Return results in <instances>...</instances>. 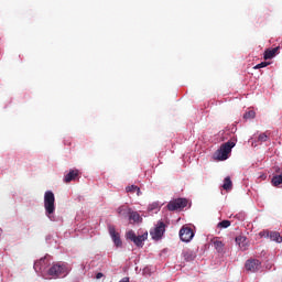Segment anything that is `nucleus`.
<instances>
[{
	"instance_id": "nucleus-21",
	"label": "nucleus",
	"mask_w": 282,
	"mask_h": 282,
	"mask_svg": "<svg viewBox=\"0 0 282 282\" xmlns=\"http://www.w3.org/2000/svg\"><path fill=\"white\" fill-rule=\"evenodd\" d=\"M257 116V112H254V110H249L243 115V119L245 120H252L254 119Z\"/></svg>"
},
{
	"instance_id": "nucleus-24",
	"label": "nucleus",
	"mask_w": 282,
	"mask_h": 282,
	"mask_svg": "<svg viewBox=\"0 0 282 282\" xmlns=\"http://www.w3.org/2000/svg\"><path fill=\"white\" fill-rule=\"evenodd\" d=\"M268 140H270V137H268V134L265 132L261 133L258 137V142H268Z\"/></svg>"
},
{
	"instance_id": "nucleus-19",
	"label": "nucleus",
	"mask_w": 282,
	"mask_h": 282,
	"mask_svg": "<svg viewBox=\"0 0 282 282\" xmlns=\"http://www.w3.org/2000/svg\"><path fill=\"white\" fill-rule=\"evenodd\" d=\"M129 219L131 221H140L141 217H140V214H138V212L130 210Z\"/></svg>"
},
{
	"instance_id": "nucleus-26",
	"label": "nucleus",
	"mask_w": 282,
	"mask_h": 282,
	"mask_svg": "<svg viewBox=\"0 0 282 282\" xmlns=\"http://www.w3.org/2000/svg\"><path fill=\"white\" fill-rule=\"evenodd\" d=\"M260 237H265V238H270V231H268V230H264V231H260Z\"/></svg>"
},
{
	"instance_id": "nucleus-5",
	"label": "nucleus",
	"mask_w": 282,
	"mask_h": 282,
	"mask_svg": "<svg viewBox=\"0 0 282 282\" xmlns=\"http://www.w3.org/2000/svg\"><path fill=\"white\" fill-rule=\"evenodd\" d=\"M194 237H195V232L191 227L181 228L180 230L181 241H185L186 243H188V241H192Z\"/></svg>"
},
{
	"instance_id": "nucleus-9",
	"label": "nucleus",
	"mask_w": 282,
	"mask_h": 282,
	"mask_svg": "<svg viewBox=\"0 0 282 282\" xmlns=\"http://www.w3.org/2000/svg\"><path fill=\"white\" fill-rule=\"evenodd\" d=\"M47 265H50V260H47V257H44L34 263V270L35 272H45L47 270Z\"/></svg>"
},
{
	"instance_id": "nucleus-15",
	"label": "nucleus",
	"mask_w": 282,
	"mask_h": 282,
	"mask_svg": "<svg viewBox=\"0 0 282 282\" xmlns=\"http://www.w3.org/2000/svg\"><path fill=\"white\" fill-rule=\"evenodd\" d=\"M118 215H120L121 217H129L130 213H131V208H129L128 206H120L117 209Z\"/></svg>"
},
{
	"instance_id": "nucleus-8",
	"label": "nucleus",
	"mask_w": 282,
	"mask_h": 282,
	"mask_svg": "<svg viewBox=\"0 0 282 282\" xmlns=\"http://www.w3.org/2000/svg\"><path fill=\"white\" fill-rule=\"evenodd\" d=\"M108 230L113 243L117 248H120V246H122V240L120 239V234L116 231V227L113 225H109Z\"/></svg>"
},
{
	"instance_id": "nucleus-1",
	"label": "nucleus",
	"mask_w": 282,
	"mask_h": 282,
	"mask_svg": "<svg viewBox=\"0 0 282 282\" xmlns=\"http://www.w3.org/2000/svg\"><path fill=\"white\" fill-rule=\"evenodd\" d=\"M56 197L54 196V192L47 191L44 194V209L45 215L48 217L51 221H54V213H56Z\"/></svg>"
},
{
	"instance_id": "nucleus-14",
	"label": "nucleus",
	"mask_w": 282,
	"mask_h": 282,
	"mask_svg": "<svg viewBox=\"0 0 282 282\" xmlns=\"http://www.w3.org/2000/svg\"><path fill=\"white\" fill-rule=\"evenodd\" d=\"M276 52H279V47L265 50L263 56L264 61H270V58H274V56H276Z\"/></svg>"
},
{
	"instance_id": "nucleus-3",
	"label": "nucleus",
	"mask_w": 282,
	"mask_h": 282,
	"mask_svg": "<svg viewBox=\"0 0 282 282\" xmlns=\"http://www.w3.org/2000/svg\"><path fill=\"white\" fill-rule=\"evenodd\" d=\"M127 239H130V241H133L138 246V248H142L144 246V241H147V237H149V234H143L141 236H137L134 230H130L126 234Z\"/></svg>"
},
{
	"instance_id": "nucleus-18",
	"label": "nucleus",
	"mask_w": 282,
	"mask_h": 282,
	"mask_svg": "<svg viewBox=\"0 0 282 282\" xmlns=\"http://www.w3.org/2000/svg\"><path fill=\"white\" fill-rule=\"evenodd\" d=\"M126 191H127V193H137L138 197H140L142 195L140 187H138L135 185L127 186Z\"/></svg>"
},
{
	"instance_id": "nucleus-2",
	"label": "nucleus",
	"mask_w": 282,
	"mask_h": 282,
	"mask_svg": "<svg viewBox=\"0 0 282 282\" xmlns=\"http://www.w3.org/2000/svg\"><path fill=\"white\" fill-rule=\"evenodd\" d=\"M235 142L234 141H228L226 143H224L219 150H217L216 152V158L220 161H224L228 158V154L231 153L234 147H235Z\"/></svg>"
},
{
	"instance_id": "nucleus-10",
	"label": "nucleus",
	"mask_w": 282,
	"mask_h": 282,
	"mask_svg": "<svg viewBox=\"0 0 282 282\" xmlns=\"http://www.w3.org/2000/svg\"><path fill=\"white\" fill-rule=\"evenodd\" d=\"M65 272V267L61 264H53V267L48 270V275L53 276V279H58Z\"/></svg>"
},
{
	"instance_id": "nucleus-20",
	"label": "nucleus",
	"mask_w": 282,
	"mask_h": 282,
	"mask_svg": "<svg viewBox=\"0 0 282 282\" xmlns=\"http://www.w3.org/2000/svg\"><path fill=\"white\" fill-rule=\"evenodd\" d=\"M214 248L217 250V252H224V242L214 240Z\"/></svg>"
},
{
	"instance_id": "nucleus-28",
	"label": "nucleus",
	"mask_w": 282,
	"mask_h": 282,
	"mask_svg": "<svg viewBox=\"0 0 282 282\" xmlns=\"http://www.w3.org/2000/svg\"><path fill=\"white\" fill-rule=\"evenodd\" d=\"M155 206H156V205H155V204H153V205H152V207H151L150 209H151V210H153V208H155Z\"/></svg>"
},
{
	"instance_id": "nucleus-31",
	"label": "nucleus",
	"mask_w": 282,
	"mask_h": 282,
	"mask_svg": "<svg viewBox=\"0 0 282 282\" xmlns=\"http://www.w3.org/2000/svg\"><path fill=\"white\" fill-rule=\"evenodd\" d=\"M0 235H1V229H0Z\"/></svg>"
},
{
	"instance_id": "nucleus-4",
	"label": "nucleus",
	"mask_w": 282,
	"mask_h": 282,
	"mask_svg": "<svg viewBox=\"0 0 282 282\" xmlns=\"http://www.w3.org/2000/svg\"><path fill=\"white\" fill-rule=\"evenodd\" d=\"M188 206V200L186 198H176L171 200L167 204V210L174 212V210H182V208H186Z\"/></svg>"
},
{
	"instance_id": "nucleus-30",
	"label": "nucleus",
	"mask_w": 282,
	"mask_h": 282,
	"mask_svg": "<svg viewBox=\"0 0 282 282\" xmlns=\"http://www.w3.org/2000/svg\"><path fill=\"white\" fill-rule=\"evenodd\" d=\"M270 268H272V265H269V270H270Z\"/></svg>"
},
{
	"instance_id": "nucleus-29",
	"label": "nucleus",
	"mask_w": 282,
	"mask_h": 282,
	"mask_svg": "<svg viewBox=\"0 0 282 282\" xmlns=\"http://www.w3.org/2000/svg\"><path fill=\"white\" fill-rule=\"evenodd\" d=\"M270 268H272V265H269V270H270Z\"/></svg>"
},
{
	"instance_id": "nucleus-23",
	"label": "nucleus",
	"mask_w": 282,
	"mask_h": 282,
	"mask_svg": "<svg viewBox=\"0 0 282 282\" xmlns=\"http://www.w3.org/2000/svg\"><path fill=\"white\" fill-rule=\"evenodd\" d=\"M230 220H223L218 223L217 228H230Z\"/></svg>"
},
{
	"instance_id": "nucleus-12",
	"label": "nucleus",
	"mask_w": 282,
	"mask_h": 282,
	"mask_svg": "<svg viewBox=\"0 0 282 282\" xmlns=\"http://www.w3.org/2000/svg\"><path fill=\"white\" fill-rule=\"evenodd\" d=\"M79 175L80 173L78 172V170H70L69 173H67L64 176L65 184H69V182H74Z\"/></svg>"
},
{
	"instance_id": "nucleus-17",
	"label": "nucleus",
	"mask_w": 282,
	"mask_h": 282,
	"mask_svg": "<svg viewBox=\"0 0 282 282\" xmlns=\"http://www.w3.org/2000/svg\"><path fill=\"white\" fill-rule=\"evenodd\" d=\"M223 188H224V191L232 189V181L230 180V176L225 177Z\"/></svg>"
},
{
	"instance_id": "nucleus-13",
	"label": "nucleus",
	"mask_w": 282,
	"mask_h": 282,
	"mask_svg": "<svg viewBox=\"0 0 282 282\" xmlns=\"http://www.w3.org/2000/svg\"><path fill=\"white\" fill-rule=\"evenodd\" d=\"M236 243L241 250H248V238H246L245 236L236 237Z\"/></svg>"
},
{
	"instance_id": "nucleus-6",
	"label": "nucleus",
	"mask_w": 282,
	"mask_h": 282,
	"mask_svg": "<svg viewBox=\"0 0 282 282\" xmlns=\"http://www.w3.org/2000/svg\"><path fill=\"white\" fill-rule=\"evenodd\" d=\"M166 231V225L162 221H159L153 231L150 232L152 239H162L164 232Z\"/></svg>"
},
{
	"instance_id": "nucleus-27",
	"label": "nucleus",
	"mask_w": 282,
	"mask_h": 282,
	"mask_svg": "<svg viewBox=\"0 0 282 282\" xmlns=\"http://www.w3.org/2000/svg\"><path fill=\"white\" fill-rule=\"evenodd\" d=\"M102 276H105V274H102L101 272L96 274V279H102Z\"/></svg>"
},
{
	"instance_id": "nucleus-22",
	"label": "nucleus",
	"mask_w": 282,
	"mask_h": 282,
	"mask_svg": "<svg viewBox=\"0 0 282 282\" xmlns=\"http://www.w3.org/2000/svg\"><path fill=\"white\" fill-rule=\"evenodd\" d=\"M272 184L273 186H280V184H282V173L273 176Z\"/></svg>"
},
{
	"instance_id": "nucleus-7",
	"label": "nucleus",
	"mask_w": 282,
	"mask_h": 282,
	"mask_svg": "<svg viewBox=\"0 0 282 282\" xmlns=\"http://www.w3.org/2000/svg\"><path fill=\"white\" fill-rule=\"evenodd\" d=\"M247 272H259L261 270V261L257 259H249L245 263Z\"/></svg>"
},
{
	"instance_id": "nucleus-16",
	"label": "nucleus",
	"mask_w": 282,
	"mask_h": 282,
	"mask_svg": "<svg viewBox=\"0 0 282 282\" xmlns=\"http://www.w3.org/2000/svg\"><path fill=\"white\" fill-rule=\"evenodd\" d=\"M269 239H271V241H275L276 243H282L281 234L278 231H270Z\"/></svg>"
},
{
	"instance_id": "nucleus-11",
	"label": "nucleus",
	"mask_w": 282,
	"mask_h": 282,
	"mask_svg": "<svg viewBox=\"0 0 282 282\" xmlns=\"http://www.w3.org/2000/svg\"><path fill=\"white\" fill-rule=\"evenodd\" d=\"M182 257L187 262L195 261V259H197V252H195L194 250L187 249L183 251Z\"/></svg>"
},
{
	"instance_id": "nucleus-25",
	"label": "nucleus",
	"mask_w": 282,
	"mask_h": 282,
	"mask_svg": "<svg viewBox=\"0 0 282 282\" xmlns=\"http://www.w3.org/2000/svg\"><path fill=\"white\" fill-rule=\"evenodd\" d=\"M270 65L269 62H261L260 64L256 65L253 68L254 69H262V67H268Z\"/></svg>"
}]
</instances>
